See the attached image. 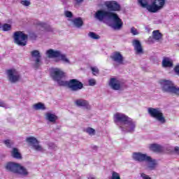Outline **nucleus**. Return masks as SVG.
Listing matches in <instances>:
<instances>
[{
	"mask_svg": "<svg viewBox=\"0 0 179 179\" xmlns=\"http://www.w3.org/2000/svg\"><path fill=\"white\" fill-rule=\"evenodd\" d=\"M114 122L122 132H134L136 123L124 113H117L114 115Z\"/></svg>",
	"mask_w": 179,
	"mask_h": 179,
	"instance_id": "obj_3",
	"label": "nucleus"
},
{
	"mask_svg": "<svg viewBox=\"0 0 179 179\" xmlns=\"http://www.w3.org/2000/svg\"><path fill=\"white\" fill-rule=\"evenodd\" d=\"M71 24L76 29H80L83 26V20L82 17H76L73 20H70Z\"/></svg>",
	"mask_w": 179,
	"mask_h": 179,
	"instance_id": "obj_21",
	"label": "nucleus"
},
{
	"mask_svg": "<svg viewBox=\"0 0 179 179\" xmlns=\"http://www.w3.org/2000/svg\"><path fill=\"white\" fill-rule=\"evenodd\" d=\"M0 107H3L4 108H6V107H8V105H6V103H5V102H3V101L0 100Z\"/></svg>",
	"mask_w": 179,
	"mask_h": 179,
	"instance_id": "obj_40",
	"label": "nucleus"
},
{
	"mask_svg": "<svg viewBox=\"0 0 179 179\" xmlns=\"http://www.w3.org/2000/svg\"><path fill=\"white\" fill-rule=\"evenodd\" d=\"M36 26H38L39 27H42L45 30H47V31H51V30H52L51 29V26H50L49 24L45 22H38L36 23Z\"/></svg>",
	"mask_w": 179,
	"mask_h": 179,
	"instance_id": "obj_26",
	"label": "nucleus"
},
{
	"mask_svg": "<svg viewBox=\"0 0 179 179\" xmlns=\"http://www.w3.org/2000/svg\"><path fill=\"white\" fill-rule=\"evenodd\" d=\"M14 43L19 45L20 47H24L27 45V39L29 38V36L27 34H24L23 31H15L13 34Z\"/></svg>",
	"mask_w": 179,
	"mask_h": 179,
	"instance_id": "obj_9",
	"label": "nucleus"
},
{
	"mask_svg": "<svg viewBox=\"0 0 179 179\" xmlns=\"http://www.w3.org/2000/svg\"><path fill=\"white\" fill-rule=\"evenodd\" d=\"M4 169L8 173L17 174L18 176H21V177H27V176H29L27 169L19 163L8 162L5 164Z\"/></svg>",
	"mask_w": 179,
	"mask_h": 179,
	"instance_id": "obj_5",
	"label": "nucleus"
},
{
	"mask_svg": "<svg viewBox=\"0 0 179 179\" xmlns=\"http://www.w3.org/2000/svg\"><path fill=\"white\" fill-rule=\"evenodd\" d=\"M132 44L133 47L134 48V51L136 54H137L138 55H141L145 53V52L143 51V48H142V44L141 43V41L137 39H134L132 41Z\"/></svg>",
	"mask_w": 179,
	"mask_h": 179,
	"instance_id": "obj_15",
	"label": "nucleus"
},
{
	"mask_svg": "<svg viewBox=\"0 0 179 179\" xmlns=\"http://www.w3.org/2000/svg\"><path fill=\"white\" fill-rule=\"evenodd\" d=\"M31 38H36L37 36H36V34H31Z\"/></svg>",
	"mask_w": 179,
	"mask_h": 179,
	"instance_id": "obj_43",
	"label": "nucleus"
},
{
	"mask_svg": "<svg viewBox=\"0 0 179 179\" xmlns=\"http://www.w3.org/2000/svg\"><path fill=\"white\" fill-rule=\"evenodd\" d=\"M27 143H29V145L31 146V148L34 149V150H36V152H44V148L38 144V141L37 138L34 137H28L26 139Z\"/></svg>",
	"mask_w": 179,
	"mask_h": 179,
	"instance_id": "obj_11",
	"label": "nucleus"
},
{
	"mask_svg": "<svg viewBox=\"0 0 179 179\" xmlns=\"http://www.w3.org/2000/svg\"><path fill=\"white\" fill-rule=\"evenodd\" d=\"M3 31H9L11 29V26L9 24H4L2 26Z\"/></svg>",
	"mask_w": 179,
	"mask_h": 179,
	"instance_id": "obj_31",
	"label": "nucleus"
},
{
	"mask_svg": "<svg viewBox=\"0 0 179 179\" xmlns=\"http://www.w3.org/2000/svg\"><path fill=\"white\" fill-rule=\"evenodd\" d=\"M46 57L48 58H59L55 60V62H59V61H62L64 64H71V61L65 54H62V52L59 50L49 49L45 52Z\"/></svg>",
	"mask_w": 179,
	"mask_h": 179,
	"instance_id": "obj_7",
	"label": "nucleus"
},
{
	"mask_svg": "<svg viewBox=\"0 0 179 179\" xmlns=\"http://www.w3.org/2000/svg\"><path fill=\"white\" fill-rule=\"evenodd\" d=\"M110 179H121V176L116 171H112Z\"/></svg>",
	"mask_w": 179,
	"mask_h": 179,
	"instance_id": "obj_30",
	"label": "nucleus"
},
{
	"mask_svg": "<svg viewBox=\"0 0 179 179\" xmlns=\"http://www.w3.org/2000/svg\"><path fill=\"white\" fill-rule=\"evenodd\" d=\"M91 71H92L93 75L99 73V69L97 67H91Z\"/></svg>",
	"mask_w": 179,
	"mask_h": 179,
	"instance_id": "obj_38",
	"label": "nucleus"
},
{
	"mask_svg": "<svg viewBox=\"0 0 179 179\" xmlns=\"http://www.w3.org/2000/svg\"><path fill=\"white\" fill-rule=\"evenodd\" d=\"M31 57L32 58H35L34 63L33 64V67L35 69H38L40 68V65H41V54H40V51L35 50L31 52Z\"/></svg>",
	"mask_w": 179,
	"mask_h": 179,
	"instance_id": "obj_12",
	"label": "nucleus"
},
{
	"mask_svg": "<svg viewBox=\"0 0 179 179\" xmlns=\"http://www.w3.org/2000/svg\"><path fill=\"white\" fill-rule=\"evenodd\" d=\"M174 71L177 75H179V64L176 65L174 68Z\"/></svg>",
	"mask_w": 179,
	"mask_h": 179,
	"instance_id": "obj_41",
	"label": "nucleus"
},
{
	"mask_svg": "<svg viewBox=\"0 0 179 179\" xmlns=\"http://www.w3.org/2000/svg\"><path fill=\"white\" fill-rule=\"evenodd\" d=\"M105 6L109 12H119V10H121V6L117 1H106Z\"/></svg>",
	"mask_w": 179,
	"mask_h": 179,
	"instance_id": "obj_13",
	"label": "nucleus"
},
{
	"mask_svg": "<svg viewBox=\"0 0 179 179\" xmlns=\"http://www.w3.org/2000/svg\"><path fill=\"white\" fill-rule=\"evenodd\" d=\"M94 17L99 22L107 24L113 30H121L122 26H124V22H122V20L120 18L118 14L106 9L98 10L94 14Z\"/></svg>",
	"mask_w": 179,
	"mask_h": 179,
	"instance_id": "obj_1",
	"label": "nucleus"
},
{
	"mask_svg": "<svg viewBox=\"0 0 179 179\" xmlns=\"http://www.w3.org/2000/svg\"><path fill=\"white\" fill-rule=\"evenodd\" d=\"M138 3L150 13H157L164 8L166 0H138Z\"/></svg>",
	"mask_w": 179,
	"mask_h": 179,
	"instance_id": "obj_4",
	"label": "nucleus"
},
{
	"mask_svg": "<svg viewBox=\"0 0 179 179\" xmlns=\"http://www.w3.org/2000/svg\"><path fill=\"white\" fill-rule=\"evenodd\" d=\"M109 86L113 89V90H120V89H121V82L117 78H110Z\"/></svg>",
	"mask_w": 179,
	"mask_h": 179,
	"instance_id": "obj_20",
	"label": "nucleus"
},
{
	"mask_svg": "<svg viewBox=\"0 0 179 179\" xmlns=\"http://www.w3.org/2000/svg\"><path fill=\"white\" fill-rule=\"evenodd\" d=\"M145 162L148 164L147 167L148 170H156V167H157V161L150 156L147 157V159H145Z\"/></svg>",
	"mask_w": 179,
	"mask_h": 179,
	"instance_id": "obj_17",
	"label": "nucleus"
},
{
	"mask_svg": "<svg viewBox=\"0 0 179 179\" xmlns=\"http://www.w3.org/2000/svg\"><path fill=\"white\" fill-rule=\"evenodd\" d=\"M88 36L90 37V38H92L93 40H99L100 38V36L92 31L89 32Z\"/></svg>",
	"mask_w": 179,
	"mask_h": 179,
	"instance_id": "obj_29",
	"label": "nucleus"
},
{
	"mask_svg": "<svg viewBox=\"0 0 179 179\" xmlns=\"http://www.w3.org/2000/svg\"><path fill=\"white\" fill-rule=\"evenodd\" d=\"M48 149H50V150H57V145L52 143H50L48 144Z\"/></svg>",
	"mask_w": 179,
	"mask_h": 179,
	"instance_id": "obj_33",
	"label": "nucleus"
},
{
	"mask_svg": "<svg viewBox=\"0 0 179 179\" xmlns=\"http://www.w3.org/2000/svg\"><path fill=\"white\" fill-rule=\"evenodd\" d=\"M148 156L149 155L147 154H143L142 152H133L132 154L133 159L136 162H139L140 163L145 162Z\"/></svg>",
	"mask_w": 179,
	"mask_h": 179,
	"instance_id": "obj_16",
	"label": "nucleus"
},
{
	"mask_svg": "<svg viewBox=\"0 0 179 179\" xmlns=\"http://www.w3.org/2000/svg\"><path fill=\"white\" fill-rule=\"evenodd\" d=\"M88 179H96V178H94V176H90L88 177Z\"/></svg>",
	"mask_w": 179,
	"mask_h": 179,
	"instance_id": "obj_45",
	"label": "nucleus"
},
{
	"mask_svg": "<svg viewBox=\"0 0 179 179\" xmlns=\"http://www.w3.org/2000/svg\"><path fill=\"white\" fill-rule=\"evenodd\" d=\"M0 29H1V23H0Z\"/></svg>",
	"mask_w": 179,
	"mask_h": 179,
	"instance_id": "obj_46",
	"label": "nucleus"
},
{
	"mask_svg": "<svg viewBox=\"0 0 179 179\" xmlns=\"http://www.w3.org/2000/svg\"><path fill=\"white\" fill-rule=\"evenodd\" d=\"M149 149L150 150H152V152H155V153H160V152H163V147L156 143L150 144Z\"/></svg>",
	"mask_w": 179,
	"mask_h": 179,
	"instance_id": "obj_22",
	"label": "nucleus"
},
{
	"mask_svg": "<svg viewBox=\"0 0 179 179\" xmlns=\"http://www.w3.org/2000/svg\"><path fill=\"white\" fill-rule=\"evenodd\" d=\"M110 59L118 65H124V56L120 52H115L110 56Z\"/></svg>",
	"mask_w": 179,
	"mask_h": 179,
	"instance_id": "obj_14",
	"label": "nucleus"
},
{
	"mask_svg": "<svg viewBox=\"0 0 179 179\" xmlns=\"http://www.w3.org/2000/svg\"><path fill=\"white\" fill-rule=\"evenodd\" d=\"M75 104L76 106H77V107H84V108H86V110H90V108H92L90 104L89 103V101L83 99H79L76 100Z\"/></svg>",
	"mask_w": 179,
	"mask_h": 179,
	"instance_id": "obj_18",
	"label": "nucleus"
},
{
	"mask_svg": "<svg viewBox=\"0 0 179 179\" xmlns=\"http://www.w3.org/2000/svg\"><path fill=\"white\" fill-rule=\"evenodd\" d=\"M64 15L66 17H69L70 19L73 17V14L71 11H68V10L65 11Z\"/></svg>",
	"mask_w": 179,
	"mask_h": 179,
	"instance_id": "obj_34",
	"label": "nucleus"
},
{
	"mask_svg": "<svg viewBox=\"0 0 179 179\" xmlns=\"http://www.w3.org/2000/svg\"><path fill=\"white\" fill-rule=\"evenodd\" d=\"M45 120L49 121V122H53L54 124L56 122L57 120H58V116L54 113H47L45 114Z\"/></svg>",
	"mask_w": 179,
	"mask_h": 179,
	"instance_id": "obj_23",
	"label": "nucleus"
},
{
	"mask_svg": "<svg viewBox=\"0 0 179 179\" xmlns=\"http://www.w3.org/2000/svg\"><path fill=\"white\" fill-rule=\"evenodd\" d=\"M50 76L52 80L57 82L59 86H68L72 92H78L83 89V83L77 79H71L69 81L62 80L65 78V72L61 70V69H52Z\"/></svg>",
	"mask_w": 179,
	"mask_h": 179,
	"instance_id": "obj_2",
	"label": "nucleus"
},
{
	"mask_svg": "<svg viewBox=\"0 0 179 179\" xmlns=\"http://www.w3.org/2000/svg\"><path fill=\"white\" fill-rule=\"evenodd\" d=\"M162 37H163V34H162V33H160V31L155 30L152 31V38L154 40L159 41V40H162Z\"/></svg>",
	"mask_w": 179,
	"mask_h": 179,
	"instance_id": "obj_25",
	"label": "nucleus"
},
{
	"mask_svg": "<svg viewBox=\"0 0 179 179\" xmlns=\"http://www.w3.org/2000/svg\"><path fill=\"white\" fill-rule=\"evenodd\" d=\"M10 153L11 157L14 159H17V160H20L22 159V154H20V152H19V149L13 148Z\"/></svg>",
	"mask_w": 179,
	"mask_h": 179,
	"instance_id": "obj_24",
	"label": "nucleus"
},
{
	"mask_svg": "<svg viewBox=\"0 0 179 179\" xmlns=\"http://www.w3.org/2000/svg\"><path fill=\"white\" fill-rule=\"evenodd\" d=\"M21 5H23L24 6H30V1L28 0H22L20 2Z\"/></svg>",
	"mask_w": 179,
	"mask_h": 179,
	"instance_id": "obj_35",
	"label": "nucleus"
},
{
	"mask_svg": "<svg viewBox=\"0 0 179 179\" xmlns=\"http://www.w3.org/2000/svg\"><path fill=\"white\" fill-rule=\"evenodd\" d=\"M89 85L90 86H95L96 85V80L92 78L90 79L88 81Z\"/></svg>",
	"mask_w": 179,
	"mask_h": 179,
	"instance_id": "obj_36",
	"label": "nucleus"
},
{
	"mask_svg": "<svg viewBox=\"0 0 179 179\" xmlns=\"http://www.w3.org/2000/svg\"><path fill=\"white\" fill-rule=\"evenodd\" d=\"M4 145H6V146H7V148H10L11 145H10V140H5L3 141Z\"/></svg>",
	"mask_w": 179,
	"mask_h": 179,
	"instance_id": "obj_39",
	"label": "nucleus"
},
{
	"mask_svg": "<svg viewBox=\"0 0 179 179\" xmlns=\"http://www.w3.org/2000/svg\"><path fill=\"white\" fill-rule=\"evenodd\" d=\"M131 34H133V36H138V34H139V32H138V29H136V28L134 27L131 28Z\"/></svg>",
	"mask_w": 179,
	"mask_h": 179,
	"instance_id": "obj_32",
	"label": "nucleus"
},
{
	"mask_svg": "<svg viewBox=\"0 0 179 179\" xmlns=\"http://www.w3.org/2000/svg\"><path fill=\"white\" fill-rule=\"evenodd\" d=\"M77 5H80L83 2L84 0H75Z\"/></svg>",
	"mask_w": 179,
	"mask_h": 179,
	"instance_id": "obj_42",
	"label": "nucleus"
},
{
	"mask_svg": "<svg viewBox=\"0 0 179 179\" xmlns=\"http://www.w3.org/2000/svg\"><path fill=\"white\" fill-rule=\"evenodd\" d=\"M7 79L10 83H17L21 79L20 73L16 69H10L6 71Z\"/></svg>",
	"mask_w": 179,
	"mask_h": 179,
	"instance_id": "obj_10",
	"label": "nucleus"
},
{
	"mask_svg": "<svg viewBox=\"0 0 179 179\" xmlns=\"http://www.w3.org/2000/svg\"><path fill=\"white\" fill-rule=\"evenodd\" d=\"M148 113L152 118H155L156 121L159 122V124H166V117H164V115L162 110L159 108H148Z\"/></svg>",
	"mask_w": 179,
	"mask_h": 179,
	"instance_id": "obj_8",
	"label": "nucleus"
},
{
	"mask_svg": "<svg viewBox=\"0 0 179 179\" xmlns=\"http://www.w3.org/2000/svg\"><path fill=\"white\" fill-rule=\"evenodd\" d=\"M85 132H87V134H90L91 136L96 135V130L92 127H87L85 129Z\"/></svg>",
	"mask_w": 179,
	"mask_h": 179,
	"instance_id": "obj_28",
	"label": "nucleus"
},
{
	"mask_svg": "<svg viewBox=\"0 0 179 179\" xmlns=\"http://www.w3.org/2000/svg\"><path fill=\"white\" fill-rule=\"evenodd\" d=\"M161 89L164 93H169L178 96L179 87L171 80L163 79L159 80Z\"/></svg>",
	"mask_w": 179,
	"mask_h": 179,
	"instance_id": "obj_6",
	"label": "nucleus"
},
{
	"mask_svg": "<svg viewBox=\"0 0 179 179\" xmlns=\"http://www.w3.org/2000/svg\"><path fill=\"white\" fill-rule=\"evenodd\" d=\"M162 68H173L174 62L173 59L169 57H164L162 62Z\"/></svg>",
	"mask_w": 179,
	"mask_h": 179,
	"instance_id": "obj_19",
	"label": "nucleus"
},
{
	"mask_svg": "<svg viewBox=\"0 0 179 179\" xmlns=\"http://www.w3.org/2000/svg\"><path fill=\"white\" fill-rule=\"evenodd\" d=\"M179 148L178 147H175L174 148V152H178Z\"/></svg>",
	"mask_w": 179,
	"mask_h": 179,
	"instance_id": "obj_44",
	"label": "nucleus"
},
{
	"mask_svg": "<svg viewBox=\"0 0 179 179\" xmlns=\"http://www.w3.org/2000/svg\"><path fill=\"white\" fill-rule=\"evenodd\" d=\"M34 110H45V105L43 103H38L34 105Z\"/></svg>",
	"mask_w": 179,
	"mask_h": 179,
	"instance_id": "obj_27",
	"label": "nucleus"
},
{
	"mask_svg": "<svg viewBox=\"0 0 179 179\" xmlns=\"http://www.w3.org/2000/svg\"><path fill=\"white\" fill-rule=\"evenodd\" d=\"M141 177L142 179H152L150 176L146 175L145 173H141Z\"/></svg>",
	"mask_w": 179,
	"mask_h": 179,
	"instance_id": "obj_37",
	"label": "nucleus"
}]
</instances>
